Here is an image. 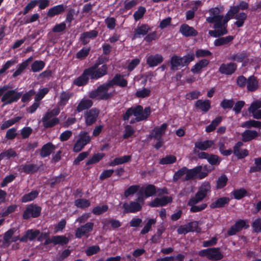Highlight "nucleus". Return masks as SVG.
I'll return each mask as SVG.
<instances>
[{"instance_id":"obj_38","label":"nucleus","mask_w":261,"mask_h":261,"mask_svg":"<svg viewBox=\"0 0 261 261\" xmlns=\"http://www.w3.org/2000/svg\"><path fill=\"white\" fill-rule=\"evenodd\" d=\"M233 36H227L226 37H219L214 41V44L216 46H220L223 45L229 44L233 40Z\"/></svg>"},{"instance_id":"obj_52","label":"nucleus","mask_w":261,"mask_h":261,"mask_svg":"<svg viewBox=\"0 0 261 261\" xmlns=\"http://www.w3.org/2000/svg\"><path fill=\"white\" fill-rule=\"evenodd\" d=\"M74 204L76 207L84 209L88 207L90 205V202L89 200L80 198L75 200Z\"/></svg>"},{"instance_id":"obj_28","label":"nucleus","mask_w":261,"mask_h":261,"mask_svg":"<svg viewBox=\"0 0 261 261\" xmlns=\"http://www.w3.org/2000/svg\"><path fill=\"white\" fill-rule=\"evenodd\" d=\"M33 58L32 56L29 57L28 59L22 62L21 64L17 65V69L12 74V77L15 78L20 75L21 73L24 70L29 66L30 63L33 61Z\"/></svg>"},{"instance_id":"obj_10","label":"nucleus","mask_w":261,"mask_h":261,"mask_svg":"<svg viewBox=\"0 0 261 261\" xmlns=\"http://www.w3.org/2000/svg\"><path fill=\"white\" fill-rule=\"evenodd\" d=\"M91 138L88 132L82 131L79 134V138L75 143L73 146V151L79 152L81 151L87 144L90 143Z\"/></svg>"},{"instance_id":"obj_3","label":"nucleus","mask_w":261,"mask_h":261,"mask_svg":"<svg viewBox=\"0 0 261 261\" xmlns=\"http://www.w3.org/2000/svg\"><path fill=\"white\" fill-rule=\"evenodd\" d=\"M150 114L151 109L149 107H145L143 109L142 106L137 105L135 107H132L128 108L123 115L122 118L124 121H126L132 115H134L136 117V121L139 122L147 119Z\"/></svg>"},{"instance_id":"obj_27","label":"nucleus","mask_w":261,"mask_h":261,"mask_svg":"<svg viewBox=\"0 0 261 261\" xmlns=\"http://www.w3.org/2000/svg\"><path fill=\"white\" fill-rule=\"evenodd\" d=\"M65 9L66 6L63 4L56 5L49 9L47 13V16L50 18L54 17L56 15L63 13L65 11Z\"/></svg>"},{"instance_id":"obj_32","label":"nucleus","mask_w":261,"mask_h":261,"mask_svg":"<svg viewBox=\"0 0 261 261\" xmlns=\"http://www.w3.org/2000/svg\"><path fill=\"white\" fill-rule=\"evenodd\" d=\"M195 107L196 108L201 110L203 112L206 113L209 111L211 109V101L208 99L197 100L195 103Z\"/></svg>"},{"instance_id":"obj_47","label":"nucleus","mask_w":261,"mask_h":261,"mask_svg":"<svg viewBox=\"0 0 261 261\" xmlns=\"http://www.w3.org/2000/svg\"><path fill=\"white\" fill-rule=\"evenodd\" d=\"M105 156V154L103 153H97L93 154L92 158L86 162V166L99 162Z\"/></svg>"},{"instance_id":"obj_31","label":"nucleus","mask_w":261,"mask_h":261,"mask_svg":"<svg viewBox=\"0 0 261 261\" xmlns=\"http://www.w3.org/2000/svg\"><path fill=\"white\" fill-rule=\"evenodd\" d=\"M56 147L51 142L44 144L41 148L40 154L42 158L48 156L55 149Z\"/></svg>"},{"instance_id":"obj_40","label":"nucleus","mask_w":261,"mask_h":261,"mask_svg":"<svg viewBox=\"0 0 261 261\" xmlns=\"http://www.w3.org/2000/svg\"><path fill=\"white\" fill-rule=\"evenodd\" d=\"M247 18V15L245 12H240L237 14L234 17V18L237 20L234 22V25H236L237 28L243 27Z\"/></svg>"},{"instance_id":"obj_46","label":"nucleus","mask_w":261,"mask_h":261,"mask_svg":"<svg viewBox=\"0 0 261 261\" xmlns=\"http://www.w3.org/2000/svg\"><path fill=\"white\" fill-rule=\"evenodd\" d=\"M231 194L233 196L234 199L240 200L247 195V190L242 188L239 189L234 190Z\"/></svg>"},{"instance_id":"obj_43","label":"nucleus","mask_w":261,"mask_h":261,"mask_svg":"<svg viewBox=\"0 0 261 261\" xmlns=\"http://www.w3.org/2000/svg\"><path fill=\"white\" fill-rule=\"evenodd\" d=\"M39 192L37 190L32 191L31 192L25 194L21 197V201L25 203L34 200L38 196Z\"/></svg>"},{"instance_id":"obj_8","label":"nucleus","mask_w":261,"mask_h":261,"mask_svg":"<svg viewBox=\"0 0 261 261\" xmlns=\"http://www.w3.org/2000/svg\"><path fill=\"white\" fill-rule=\"evenodd\" d=\"M200 257H206L211 260H219L223 258V254L221 252L220 248H209L198 252Z\"/></svg>"},{"instance_id":"obj_41","label":"nucleus","mask_w":261,"mask_h":261,"mask_svg":"<svg viewBox=\"0 0 261 261\" xmlns=\"http://www.w3.org/2000/svg\"><path fill=\"white\" fill-rule=\"evenodd\" d=\"M109 224H111L112 228L114 229H117L121 226V223L118 220L111 219L106 220L103 223V229H109Z\"/></svg>"},{"instance_id":"obj_54","label":"nucleus","mask_w":261,"mask_h":261,"mask_svg":"<svg viewBox=\"0 0 261 261\" xmlns=\"http://www.w3.org/2000/svg\"><path fill=\"white\" fill-rule=\"evenodd\" d=\"M248 55L247 53L243 51L241 53H238L237 54H233L230 58V59L232 61H236L238 62H243L246 58Z\"/></svg>"},{"instance_id":"obj_48","label":"nucleus","mask_w":261,"mask_h":261,"mask_svg":"<svg viewBox=\"0 0 261 261\" xmlns=\"http://www.w3.org/2000/svg\"><path fill=\"white\" fill-rule=\"evenodd\" d=\"M45 62L42 60H36L31 65V70L37 72L42 70L45 67Z\"/></svg>"},{"instance_id":"obj_62","label":"nucleus","mask_w":261,"mask_h":261,"mask_svg":"<svg viewBox=\"0 0 261 261\" xmlns=\"http://www.w3.org/2000/svg\"><path fill=\"white\" fill-rule=\"evenodd\" d=\"M156 221L154 219H149L143 228L141 230L140 233L141 234H145L148 233L151 229L152 225L154 224Z\"/></svg>"},{"instance_id":"obj_44","label":"nucleus","mask_w":261,"mask_h":261,"mask_svg":"<svg viewBox=\"0 0 261 261\" xmlns=\"http://www.w3.org/2000/svg\"><path fill=\"white\" fill-rule=\"evenodd\" d=\"M241 126L242 127H246L247 128H250L251 127L260 128L261 121H256L253 119L249 120L243 122Z\"/></svg>"},{"instance_id":"obj_61","label":"nucleus","mask_w":261,"mask_h":261,"mask_svg":"<svg viewBox=\"0 0 261 261\" xmlns=\"http://www.w3.org/2000/svg\"><path fill=\"white\" fill-rule=\"evenodd\" d=\"M108 209L109 207L106 204L102 205V206H97L93 208L92 213L95 215H100L106 212Z\"/></svg>"},{"instance_id":"obj_60","label":"nucleus","mask_w":261,"mask_h":261,"mask_svg":"<svg viewBox=\"0 0 261 261\" xmlns=\"http://www.w3.org/2000/svg\"><path fill=\"white\" fill-rule=\"evenodd\" d=\"M206 196V195L205 194L198 190L195 196L191 198L189 200H190V202L193 204H197L201 201Z\"/></svg>"},{"instance_id":"obj_6","label":"nucleus","mask_w":261,"mask_h":261,"mask_svg":"<svg viewBox=\"0 0 261 261\" xmlns=\"http://www.w3.org/2000/svg\"><path fill=\"white\" fill-rule=\"evenodd\" d=\"M214 168L208 169L206 166L202 168L201 165L196 166L192 169H188L186 170V175L184 179V181H189L196 179H202L206 177L208 173L211 172Z\"/></svg>"},{"instance_id":"obj_21","label":"nucleus","mask_w":261,"mask_h":261,"mask_svg":"<svg viewBox=\"0 0 261 261\" xmlns=\"http://www.w3.org/2000/svg\"><path fill=\"white\" fill-rule=\"evenodd\" d=\"M142 205L138 202L132 201L129 204L124 203L123 204L124 213H135L142 209Z\"/></svg>"},{"instance_id":"obj_42","label":"nucleus","mask_w":261,"mask_h":261,"mask_svg":"<svg viewBox=\"0 0 261 261\" xmlns=\"http://www.w3.org/2000/svg\"><path fill=\"white\" fill-rule=\"evenodd\" d=\"M22 119L21 116H17L13 118L9 119L4 122L1 125V128L2 130L6 129L9 127L12 126L16 123L19 122Z\"/></svg>"},{"instance_id":"obj_57","label":"nucleus","mask_w":261,"mask_h":261,"mask_svg":"<svg viewBox=\"0 0 261 261\" xmlns=\"http://www.w3.org/2000/svg\"><path fill=\"white\" fill-rule=\"evenodd\" d=\"M151 90L149 89L144 88L141 90L137 91L135 96L139 98H144L150 96Z\"/></svg>"},{"instance_id":"obj_34","label":"nucleus","mask_w":261,"mask_h":261,"mask_svg":"<svg viewBox=\"0 0 261 261\" xmlns=\"http://www.w3.org/2000/svg\"><path fill=\"white\" fill-rule=\"evenodd\" d=\"M210 63V61L205 59H202L196 63L194 66L191 69V71L195 74L201 72L202 69L206 67Z\"/></svg>"},{"instance_id":"obj_53","label":"nucleus","mask_w":261,"mask_h":261,"mask_svg":"<svg viewBox=\"0 0 261 261\" xmlns=\"http://www.w3.org/2000/svg\"><path fill=\"white\" fill-rule=\"evenodd\" d=\"M176 157L173 155H168L165 157L161 159L159 161V164L161 165H168L175 163Z\"/></svg>"},{"instance_id":"obj_2","label":"nucleus","mask_w":261,"mask_h":261,"mask_svg":"<svg viewBox=\"0 0 261 261\" xmlns=\"http://www.w3.org/2000/svg\"><path fill=\"white\" fill-rule=\"evenodd\" d=\"M206 20L209 23L214 24L215 30L208 31L211 36L217 38L227 34V23H224L223 15L210 16L206 18Z\"/></svg>"},{"instance_id":"obj_9","label":"nucleus","mask_w":261,"mask_h":261,"mask_svg":"<svg viewBox=\"0 0 261 261\" xmlns=\"http://www.w3.org/2000/svg\"><path fill=\"white\" fill-rule=\"evenodd\" d=\"M41 210V206L34 203L30 204L24 211L22 218L25 220H29L31 218H37L40 216Z\"/></svg>"},{"instance_id":"obj_45","label":"nucleus","mask_w":261,"mask_h":261,"mask_svg":"<svg viewBox=\"0 0 261 261\" xmlns=\"http://www.w3.org/2000/svg\"><path fill=\"white\" fill-rule=\"evenodd\" d=\"M228 179L225 174H221L216 181V188L217 189H221L224 188L228 182Z\"/></svg>"},{"instance_id":"obj_22","label":"nucleus","mask_w":261,"mask_h":261,"mask_svg":"<svg viewBox=\"0 0 261 261\" xmlns=\"http://www.w3.org/2000/svg\"><path fill=\"white\" fill-rule=\"evenodd\" d=\"M108 66L105 64H102L99 68L91 74V81H97L99 79L108 74Z\"/></svg>"},{"instance_id":"obj_12","label":"nucleus","mask_w":261,"mask_h":261,"mask_svg":"<svg viewBox=\"0 0 261 261\" xmlns=\"http://www.w3.org/2000/svg\"><path fill=\"white\" fill-rule=\"evenodd\" d=\"M91 75L85 69L82 74L73 80V84L78 87H84L89 83L90 80L91 81Z\"/></svg>"},{"instance_id":"obj_33","label":"nucleus","mask_w":261,"mask_h":261,"mask_svg":"<svg viewBox=\"0 0 261 261\" xmlns=\"http://www.w3.org/2000/svg\"><path fill=\"white\" fill-rule=\"evenodd\" d=\"M40 167L36 164H25L21 166L20 171L22 172H24L25 174H33L37 172Z\"/></svg>"},{"instance_id":"obj_15","label":"nucleus","mask_w":261,"mask_h":261,"mask_svg":"<svg viewBox=\"0 0 261 261\" xmlns=\"http://www.w3.org/2000/svg\"><path fill=\"white\" fill-rule=\"evenodd\" d=\"M237 64L233 62L226 64H222L219 68V72L222 74L230 75L234 73L237 69Z\"/></svg>"},{"instance_id":"obj_17","label":"nucleus","mask_w":261,"mask_h":261,"mask_svg":"<svg viewBox=\"0 0 261 261\" xmlns=\"http://www.w3.org/2000/svg\"><path fill=\"white\" fill-rule=\"evenodd\" d=\"M179 32L185 37H195L198 35V32L192 27L187 23L181 24L179 28Z\"/></svg>"},{"instance_id":"obj_16","label":"nucleus","mask_w":261,"mask_h":261,"mask_svg":"<svg viewBox=\"0 0 261 261\" xmlns=\"http://www.w3.org/2000/svg\"><path fill=\"white\" fill-rule=\"evenodd\" d=\"M172 201V198L171 196H163L161 198H155L149 203V205L152 207H161L165 206Z\"/></svg>"},{"instance_id":"obj_4","label":"nucleus","mask_w":261,"mask_h":261,"mask_svg":"<svg viewBox=\"0 0 261 261\" xmlns=\"http://www.w3.org/2000/svg\"><path fill=\"white\" fill-rule=\"evenodd\" d=\"M194 59L195 56L193 53L188 54L183 57L173 55L170 58L168 64L170 66L171 71H176L184 66H188Z\"/></svg>"},{"instance_id":"obj_29","label":"nucleus","mask_w":261,"mask_h":261,"mask_svg":"<svg viewBox=\"0 0 261 261\" xmlns=\"http://www.w3.org/2000/svg\"><path fill=\"white\" fill-rule=\"evenodd\" d=\"M93 105L92 100L89 99L83 98L79 103L75 112L80 113L84 110H87L90 108Z\"/></svg>"},{"instance_id":"obj_59","label":"nucleus","mask_w":261,"mask_h":261,"mask_svg":"<svg viewBox=\"0 0 261 261\" xmlns=\"http://www.w3.org/2000/svg\"><path fill=\"white\" fill-rule=\"evenodd\" d=\"M140 188V186L138 185H132L129 186L124 192V196L125 197H128L130 195H134L137 193Z\"/></svg>"},{"instance_id":"obj_36","label":"nucleus","mask_w":261,"mask_h":261,"mask_svg":"<svg viewBox=\"0 0 261 261\" xmlns=\"http://www.w3.org/2000/svg\"><path fill=\"white\" fill-rule=\"evenodd\" d=\"M230 201V198L228 197H223L217 199L215 201L212 202L210 207L211 208H222L228 204Z\"/></svg>"},{"instance_id":"obj_58","label":"nucleus","mask_w":261,"mask_h":261,"mask_svg":"<svg viewBox=\"0 0 261 261\" xmlns=\"http://www.w3.org/2000/svg\"><path fill=\"white\" fill-rule=\"evenodd\" d=\"M187 169V167L184 166L176 171L173 176V181L174 182H176L179 180L185 174L186 175Z\"/></svg>"},{"instance_id":"obj_18","label":"nucleus","mask_w":261,"mask_h":261,"mask_svg":"<svg viewBox=\"0 0 261 261\" xmlns=\"http://www.w3.org/2000/svg\"><path fill=\"white\" fill-rule=\"evenodd\" d=\"M93 222H87L85 225L77 228L75 231V237L77 238H81L83 236L91 232L93 228Z\"/></svg>"},{"instance_id":"obj_35","label":"nucleus","mask_w":261,"mask_h":261,"mask_svg":"<svg viewBox=\"0 0 261 261\" xmlns=\"http://www.w3.org/2000/svg\"><path fill=\"white\" fill-rule=\"evenodd\" d=\"M258 88V82L256 77L252 75L247 79V88L249 91L254 92Z\"/></svg>"},{"instance_id":"obj_1","label":"nucleus","mask_w":261,"mask_h":261,"mask_svg":"<svg viewBox=\"0 0 261 261\" xmlns=\"http://www.w3.org/2000/svg\"><path fill=\"white\" fill-rule=\"evenodd\" d=\"M127 84V81L123 77V75L117 73L112 80L99 85L96 89L90 91L89 93V97L90 98L97 99L99 100H107L114 95L113 92H108L110 88L114 86H118L122 88L125 87Z\"/></svg>"},{"instance_id":"obj_49","label":"nucleus","mask_w":261,"mask_h":261,"mask_svg":"<svg viewBox=\"0 0 261 261\" xmlns=\"http://www.w3.org/2000/svg\"><path fill=\"white\" fill-rule=\"evenodd\" d=\"M54 245H60L64 246L67 245L69 242V239L65 236H54Z\"/></svg>"},{"instance_id":"obj_20","label":"nucleus","mask_w":261,"mask_h":261,"mask_svg":"<svg viewBox=\"0 0 261 261\" xmlns=\"http://www.w3.org/2000/svg\"><path fill=\"white\" fill-rule=\"evenodd\" d=\"M243 145L241 141H239L235 144L233 148L232 152L238 159H243L247 156L249 152L247 149H245L240 151L241 147Z\"/></svg>"},{"instance_id":"obj_64","label":"nucleus","mask_w":261,"mask_h":261,"mask_svg":"<svg viewBox=\"0 0 261 261\" xmlns=\"http://www.w3.org/2000/svg\"><path fill=\"white\" fill-rule=\"evenodd\" d=\"M90 49V47L87 48L83 47L76 53V58L79 59H84L86 58L89 54Z\"/></svg>"},{"instance_id":"obj_23","label":"nucleus","mask_w":261,"mask_h":261,"mask_svg":"<svg viewBox=\"0 0 261 261\" xmlns=\"http://www.w3.org/2000/svg\"><path fill=\"white\" fill-rule=\"evenodd\" d=\"M151 30V28L148 24H142L134 30L133 38H140L147 34Z\"/></svg>"},{"instance_id":"obj_25","label":"nucleus","mask_w":261,"mask_h":261,"mask_svg":"<svg viewBox=\"0 0 261 261\" xmlns=\"http://www.w3.org/2000/svg\"><path fill=\"white\" fill-rule=\"evenodd\" d=\"M214 144V141L207 140L204 141H197L195 143V148L193 152L196 154L197 153V149L203 151L211 148Z\"/></svg>"},{"instance_id":"obj_37","label":"nucleus","mask_w":261,"mask_h":261,"mask_svg":"<svg viewBox=\"0 0 261 261\" xmlns=\"http://www.w3.org/2000/svg\"><path fill=\"white\" fill-rule=\"evenodd\" d=\"M131 160V155H125L122 156L115 158L113 161L109 163V166L114 167L116 165H121L128 162Z\"/></svg>"},{"instance_id":"obj_30","label":"nucleus","mask_w":261,"mask_h":261,"mask_svg":"<svg viewBox=\"0 0 261 261\" xmlns=\"http://www.w3.org/2000/svg\"><path fill=\"white\" fill-rule=\"evenodd\" d=\"M259 136L257 132L255 130L247 129L242 134V141L244 142L250 141Z\"/></svg>"},{"instance_id":"obj_55","label":"nucleus","mask_w":261,"mask_h":261,"mask_svg":"<svg viewBox=\"0 0 261 261\" xmlns=\"http://www.w3.org/2000/svg\"><path fill=\"white\" fill-rule=\"evenodd\" d=\"M188 205L191 206L190 212L192 213H197L201 212L204 210L207 207L206 203H202L200 205H196V204H193L189 200L188 203Z\"/></svg>"},{"instance_id":"obj_11","label":"nucleus","mask_w":261,"mask_h":261,"mask_svg":"<svg viewBox=\"0 0 261 261\" xmlns=\"http://www.w3.org/2000/svg\"><path fill=\"white\" fill-rule=\"evenodd\" d=\"M99 114V110L95 108L87 111L84 114L86 125L91 126L94 124L97 121Z\"/></svg>"},{"instance_id":"obj_63","label":"nucleus","mask_w":261,"mask_h":261,"mask_svg":"<svg viewBox=\"0 0 261 261\" xmlns=\"http://www.w3.org/2000/svg\"><path fill=\"white\" fill-rule=\"evenodd\" d=\"M221 161V159L217 155L210 154L207 162L212 166H218L220 164Z\"/></svg>"},{"instance_id":"obj_14","label":"nucleus","mask_w":261,"mask_h":261,"mask_svg":"<svg viewBox=\"0 0 261 261\" xmlns=\"http://www.w3.org/2000/svg\"><path fill=\"white\" fill-rule=\"evenodd\" d=\"M168 125L166 123H163L159 127H155L150 132L148 136L149 139H161L165 135Z\"/></svg>"},{"instance_id":"obj_51","label":"nucleus","mask_w":261,"mask_h":261,"mask_svg":"<svg viewBox=\"0 0 261 261\" xmlns=\"http://www.w3.org/2000/svg\"><path fill=\"white\" fill-rule=\"evenodd\" d=\"M144 193L146 197L155 195L156 193V188L153 185H147L145 188Z\"/></svg>"},{"instance_id":"obj_5","label":"nucleus","mask_w":261,"mask_h":261,"mask_svg":"<svg viewBox=\"0 0 261 261\" xmlns=\"http://www.w3.org/2000/svg\"><path fill=\"white\" fill-rule=\"evenodd\" d=\"M8 86L4 85L0 87V97L1 101L3 102V106L16 102L22 96L21 92H18L15 89L8 90Z\"/></svg>"},{"instance_id":"obj_50","label":"nucleus","mask_w":261,"mask_h":261,"mask_svg":"<svg viewBox=\"0 0 261 261\" xmlns=\"http://www.w3.org/2000/svg\"><path fill=\"white\" fill-rule=\"evenodd\" d=\"M17 61L16 59H12L8 60L5 64L2 66V68L0 69V79L3 77V74L11 67L17 63Z\"/></svg>"},{"instance_id":"obj_19","label":"nucleus","mask_w":261,"mask_h":261,"mask_svg":"<svg viewBox=\"0 0 261 261\" xmlns=\"http://www.w3.org/2000/svg\"><path fill=\"white\" fill-rule=\"evenodd\" d=\"M164 58L162 55L156 54L147 57L146 64L150 67H153L162 63Z\"/></svg>"},{"instance_id":"obj_13","label":"nucleus","mask_w":261,"mask_h":261,"mask_svg":"<svg viewBox=\"0 0 261 261\" xmlns=\"http://www.w3.org/2000/svg\"><path fill=\"white\" fill-rule=\"evenodd\" d=\"M198 228V223L197 221H192L187 224L180 225L177 229L179 234H186L190 232L197 231Z\"/></svg>"},{"instance_id":"obj_39","label":"nucleus","mask_w":261,"mask_h":261,"mask_svg":"<svg viewBox=\"0 0 261 261\" xmlns=\"http://www.w3.org/2000/svg\"><path fill=\"white\" fill-rule=\"evenodd\" d=\"M16 230L14 228H10L5 232L3 236V245L5 247H8L11 244V241L12 236Z\"/></svg>"},{"instance_id":"obj_26","label":"nucleus","mask_w":261,"mask_h":261,"mask_svg":"<svg viewBox=\"0 0 261 261\" xmlns=\"http://www.w3.org/2000/svg\"><path fill=\"white\" fill-rule=\"evenodd\" d=\"M73 93L69 91H63L59 96V100L57 103L59 107L62 109L68 103L69 100L72 97Z\"/></svg>"},{"instance_id":"obj_7","label":"nucleus","mask_w":261,"mask_h":261,"mask_svg":"<svg viewBox=\"0 0 261 261\" xmlns=\"http://www.w3.org/2000/svg\"><path fill=\"white\" fill-rule=\"evenodd\" d=\"M60 107L48 110L42 118L43 126L45 128H51L58 124L60 120L56 117L60 113Z\"/></svg>"},{"instance_id":"obj_24","label":"nucleus","mask_w":261,"mask_h":261,"mask_svg":"<svg viewBox=\"0 0 261 261\" xmlns=\"http://www.w3.org/2000/svg\"><path fill=\"white\" fill-rule=\"evenodd\" d=\"M40 233L38 229H28L25 231V234L21 237L20 242H27L28 240L32 241L34 240Z\"/></svg>"},{"instance_id":"obj_56","label":"nucleus","mask_w":261,"mask_h":261,"mask_svg":"<svg viewBox=\"0 0 261 261\" xmlns=\"http://www.w3.org/2000/svg\"><path fill=\"white\" fill-rule=\"evenodd\" d=\"M146 12V8L143 6H140L137 10L134 13L133 17L135 21H138L141 19Z\"/></svg>"}]
</instances>
